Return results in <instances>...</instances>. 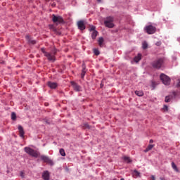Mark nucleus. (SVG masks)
Masks as SVG:
<instances>
[{
  "label": "nucleus",
  "mask_w": 180,
  "mask_h": 180,
  "mask_svg": "<svg viewBox=\"0 0 180 180\" xmlns=\"http://www.w3.org/2000/svg\"><path fill=\"white\" fill-rule=\"evenodd\" d=\"M176 96H180L179 91H174L172 95L167 96L165 101L168 103V102H171L172 99H175Z\"/></svg>",
  "instance_id": "6"
},
{
  "label": "nucleus",
  "mask_w": 180,
  "mask_h": 180,
  "mask_svg": "<svg viewBox=\"0 0 180 180\" xmlns=\"http://www.w3.org/2000/svg\"><path fill=\"white\" fill-rule=\"evenodd\" d=\"M85 74H86V70H85V66H83V69L82 70V74H81V78L84 79L85 77Z\"/></svg>",
  "instance_id": "17"
},
{
  "label": "nucleus",
  "mask_w": 180,
  "mask_h": 180,
  "mask_svg": "<svg viewBox=\"0 0 180 180\" xmlns=\"http://www.w3.org/2000/svg\"><path fill=\"white\" fill-rule=\"evenodd\" d=\"M20 176H22V178H23L25 176L24 174H23V172H20Z\"/></svg>",
  "instance_id": "33"
},
{
  "label": "nucleus",
  "mask_w": 180,
  "mask_h": 180,
  "mask_svg": "<svg viewBox=\"0 0 180 180\" xmlns=\"http://www.w3.org/2000/svg\"><path fill=\"white\" fill-rule=\"evenodd\" d=\"M120 180H124V179L122 178Z\"/></svg>",
  "instance_id": "44"
},
{
  "label": "nucleus",
  "mask_w": 180,
  "mask_h": 180,
  "mask_svg": "<svg viewBox=\"0 0 180 180\" xmlns=\"http://www.w3.org/2000/svg\"><path fill=\"white\" fill-rule=\"evenodd\" d=\"M98 41L100 47H102L103 46V41H105V40L103 39V37H100Z\"/></svg>",
  "instance_id": "19"
},
{
  "label": "nucleus",
  "mask_w": 180,
  "mask_h": 180,
  "mask_svg": "<svg viewBox=\"0 0 180 180\" xmlns=\"http://www.w3.org/2000/svg\"><path fill=\"white\" fill-rule=\"evenodd\" d=\"M173 60H176V58H173Z\"/></svg>",
  "instance_id": "42"
},
{
  "label": "nucleus",
  "mask_w": 180,
  "mask_h": 180,
  "mask_svg": "<svg viewBox=\"0 0 180 180\" xmlns=\"http://www.w3.org/2000/svg\"><path fill=\"white\" fill-rule=\"evenodd\" d=\"M96 27H95V26H94V25H91V26L90 27V28H89V31H90V32H95V31H96Z\"/></svg>",
  "instance_id": "25"
},
{
  "label": "nucleus",
  "mask_w": 180,
  "mask_h": 180,
  "mask_svg": "<svg viewBox=\"0 0 180 180\" xmlns=\"http://www.w3.org/2000/svg\"><path fill=\"white\" fill-rule=\"evenodd\" d=\"M47 85L51 89H56L58 86L57 83L53 82H48Z\"/></svg>",
  "instance_id": "12"
},
{
  "label": "nucleus",
  "mask_w": 180,
  "mask_h": 180,
  "mask_svg": "<svg viewBox=\"0 0 180 180\" xmlns=\"http://www.w3.org/2000/svg\"><path fill=\"white\" fill-rule=\"evenodd\" d=\"M41 53L44 55L45 57L50 61L51 63H54L56 61V54L57 53V49H54L51 53L46 51L44 48L41 49Z\"/></svg>",
  "instance_id": "1"
},
{
  "label": "nucleus",
  "mask_w": 180,
  "mask_h": 180,
  "mask_svg": "<svg viewBox=\"0 0 180 180\" xmlns=\"http://www.w3.org/2000/svg\"><path fill=\"white\" fill-rule=\"evenodd\" d=\"M135 95H137V96H143L144 93H143L142 91H135Z\"/></svg>",
  "instance_id": "21"
},
{
  "label": "nucleus",
  "mask_w": 180,
  "mask_h": 180,
  "mask_svg": "<svg viewBox=\"0 0 180 180\" xmlns=\"http://www.w3.org/2000/svg\"><path fill=\"white\" fill-rule=\"evenodd\" d=\"M152 180H155V176H154V175L151 176Z\"/></svg>",
  "instance_id": "35"
},
{
  "label": "nucleus",
  "mask_w": 180,
  "mask_h": 180,
  "mask_svg": "<svg viewBox=\"0 0 180 180\" xmlns=\"http://www.w3.org/2000/svg\"><path fill=\"white\" fill-rule=\"evenodd\" d=\"M24 150L27 154L31 155V157H34V158H37V157H39V154H37V152H36L34 149H32L30 147H25Z\"/></svg>",
  "instance_id": "4"
},
{
  "label": "nucleus",
  "mask_w": 180,
  "mask_h": 180,
  "mask_svg": "<svg viewBox=\"0 0 180 180\" xmlns=\"http://www.w3.org/2000/svg\"><path fill=\"white\" fill-rule=\"evenodd\" d=\"M172 167L173 168V169H174V171L178 172V167H176V165H175L174 162H172Z\"/></svg>",
  "instance_id": "24"
},
{
  "label": "nucleus",
  "mask_w": 180,
  "mask_h": 180,
  "mask_svg": "<svg viewBox=\"0 0 180 180\" xmlns=\"http://www.w3.org/2000/svg\"><path fill=\"white\" fill-rule=\"evenodd\" d=\"M177 40H178V41H180V38H178Z\"/></svg>",
  "instance_id": "40"
},
{
  "label": "nucleus",
  "mask_w": 180,
  "mask_h": 180,
  "mask_svg": "<svg viewBox=\"0 0 180 180\" xmlns=\"http://www.w3.org/2000/svg\"><path fill=\"white\" fill-rule=\"evenodd\" d=\"M96 36H98V31H93V32L91 33V39H93V40H95V39H96Z\"/></svg>",
  "instance_id": "18"
},
{
  "label": "nucleus",
  "mask_w": 180,
  "mask_h": 180,
  "mask_svg": "<svg viewBox=\"0 0 180 180\" xmlns=\"http://www.w3.org/2000/svg\"><path fill=\"white\" fill-rule=\"evenodd\" d=\"M164 64H165V58H160L156 60H155L152 65L153 68H156L157 70H160V68H162L164 67Z\"/></svg>",
  "instance_id": "2"
},
{
  "label": "nucleus",
  "mask_w": 180,
  "mask_h": 180,
  "mask_svg": "<svg viewBox=\"0 0 180 180\" xmlns=\"http://www.w3.org/2000/svg\"><path fill=\"white\" fill-rule=\"evenodd\" d=\"M153 147H154V145H148L147 148L150 151V150H153Z\"/></svg>",
  "instance_id": "30"
},
{
  "label": "nucleus",
  "mask_w": 180,
  "mask_h": 180,
  "mask_svg": "<svg viewBox=\"0 0 180 180\" xmlns=\"http://www.w3.org/2000/svg\"><path fill=\"white\" fill-rule=\"evenodd\" d=\"M11 119L12 120H16V113L15 112L11 113Z\"/></svg>",
  "instance_id": "27"
},
{
  "label": "nucleus",
  "mask_w": 180,
  "mask_h": 180,
  "mask_svg": "<svg viewBox=\"0 0 180 180\" xmlns=\"http://www.w3.org/2000/svg\"><path fill=\"white\" fill-rule=\"evenodd\" d=\"M148 151H150V150L147 148L144 150L145 153H148Z\"/></svg>",
  "instance_id": "34"
},
{
  "label": "nucleus",
  "mask_w": 180,
  "mask_h": 180,
  "mask_svg": "<svg viewBox=\"0 0 180 180\" xmlns=\"http://www.w3.org/2000/svg\"><path fill=\"white\" fill-rule=\"evenodd\" d=\"M149 143H153V139H150V141H149Z\"/></svg>",
  "instance_id": "37"
},
{
  "label": "nucleus",
  "mask_w": 180,
  "mask_h": 180,
  "mask_svg": "<svg viewBox=\"0 0 180 180\" xmlns=\"http://www.w3.org/2000/svg\"><path fill=\"white\" fill-rule=\"evenodd\" d=\"M86 127H89V125H88V124H86Z\"/></svg>",
  "instance_id": "43"
},
{
  "label": "nucleus",
  "mask_w": 180,
  "mask_h": 180,
  "mask_svg": "<svg viewBox=\"0 0 180 180\" xmlns=\"http://www.w3.org/2000/svg\"><path fill=\"white\" fill-rule=\"evenodd\" d=\"M51 6H56V3H53Z\"/></svg>",
  "instance_id": "38"
},
{
  "label": "nucleus",
  "mask_w": 180,
  "mask_h": 180,
  "mask_svg": "<svg viewBox=\"0 0 180 180\" xmlns=\"http://www.w3.org/2000/svg\"><path fill=\"white\" fill-rule=\"evenodd\" d=\"M123 158H124V161H125V162H127L128 164H129V162H131V160H130L129 157L124 156Z\"/></svg>",
  "instance_id": "22"
},
{
  "label": "nucleus",
  "mask_w": 180,
  "mask_h": 180,
  "mask_svg": "<svg viewBox=\"0 0 180 180\" xmlns=\"http://www.w3.org/2000/svg\"><path fill=\"white\" fill-rule=\"evenodd\" d=\"M141 53H138V55L134 58V60L131 61V64H133V63H139L141 60Z\"/></svg>",
  "instance_id": "14"
},
{
  "label": "nucleus",
  "mask_w": 180,
  "mask_h": 180,
  "mask_svg": "<svg viewBox=\"0 0 180 180\" xmlns=\"http://www.w3.org/2000/svg\"><path fill=\"white\" fill-rule=\"evenodd\" d=\"M18 129L19 130L20 137L23 139V137H25V131L23 130V127H22V125H19Z\"/></svg>",
  "instance_id": "15"
},
{
  "label": "nucleus",
  "mask_w": 180,
  "mask_h": 180,
  "mask_svg": "<svg viewBox=\"0 0 180 180\" xmlns=\"http://www.w3.org/2000/svg\"><path fill=\"white\" fill-rule=\"evenodd\" d=\"M151 86L153 89H155V86H157V83H155V82L154 81H152Z\"/></svg>",
  "instance_id": "28"
},
{
  "label": "nucleus",
  "mask_w": 180,
  "mask_h": 180,
  "mask_svg": "<svg viewBox=\"0 0 180 180\" xmlns=\"http://www.w3.org/2000/svg\"><path fill=\"white\" fill-rule=\"evenodd\" d=\"M148 44L147 43V41H143V43H142V48H143V50H146V49H148Z\"/></svg>",
  "instance_id": "20"
},
{
  "label": "nucleus",
  "mask_w": 180,
  "mask_h": 180,
  "mask_svg": "<svg viewBox=\"0 0 180 180\" xmlns=\"http://www.w3.org/2000/svg\"><path fill=\"white\" fill-rule=\"evenodd\" d=\"M25 37L29 44H36V40L32 39L29 35H27Z\"/></svg>",
  "instance_id": "16"
},
{
  "label": "nucleus",
  "mask_w": 180,
  "mask_h": 180,
  "mask_svg": "<svg viewBox=\"0 0 180 180\" xmlns=\"http://www.w3.org/2000/svg\"><path fill=\"white\" fill-rule=\"evenodd\" d=\"M98 2H102V0H97Z\"/></svg>",
  "instance_id": "39"
},
{
  "label": "nucleus",
  "mask_w": 180,
  "mask_h": 180,
  "mask_svg": "<svg viewBox=\"0 0 180 180\" xmlns=\"http://www.w3.org/2000/svg\"><path fill=\"white\" fill-rule=\"evenodd\" d=\"M77 26H78V29H79V30H85V24L84 23V22L82 20L78 21L77 22Z\"/></svg>",
  "instance_id": "13"
},
{
  "label": "nucleus",
  "mask_w": 180,
  "mask_h": 180,
  "mask_svg": "<svg viewBox=\"0 0 180 180\" xmlns=\"http://www.w3.org/2000/svg\"><path fill=\"white\" fill-rule=\"evenodd\" d=\"M156 46H161V42L156 43Z\"/></svg>",
  "instance_id": "36"
},
{
  "label": "nucleus",
  "mask_w": 180,
  "mask_h": 180,
  "mask_svg": "<svg viewBox=\"0 0 180 180\" xmlns=\"http://www.w3.org/2000/svg\"><path fill=\"white\" fill-rule=\"evenodd\" d=\"M42 179L44 180H50V172L45 170L42 172Z\"/></svg>",
  "instance_id": "11"
},
{
  "label": "nucleus",
  "mask_w": 180,
  "mask_h": 180,
  "mask_svg": "<svg viewBox=\"0 0 180 180\" xmlns=\"http://www.w3.org/2000/svg\"><path fill=\"white\" fill-rule=\"evenodd\" d=\"M176 86L178 88H180V79H178V82H177Z\"/></svg>",
  "instance_id": "32"
},
{
  "label": "nucleus",
  "mask_w": 180,
  "mask_h": 180,
  "mask_svg": "<svg viewBox=\"0 0 180 180\" xmlns=\"http://www.w3.org/2000/svg\"><path fill=\"white\" fill-rule=\"evenodd\" d=\"M114 20L115 18H113V17H107L104 20L105 27H108L109 29H112V27H115V24L113 23Z\"/></svg>",
  "instance_id": "3"
},
{
  "label": "nucleus",
  "mask_w": 180,
  "mask_h": 180,
  "mask_svg": "<svg viewBox=\"0 0 180 180\" xmlns=\"http://www.w3.org/2000/svg\"><path fill=\"white\" fill-rule=\"evenodd\" d=\"M52 22L56 23V25H60V23H64V19L60 15H52Z\"/></svg>",
  "instance_id": "5"
},
{
  "label": "nucleus",
  "mask_w": 180,
  "mask_h": 180,
  "mask_svg": "<svg viewBox=\"0 0 180 180\" xmlns=\"http://www.w3.org/2000/svg\"><path fill=\"white\" fill-rule=\"evenodd\" d=\"M59 153L62 157H65V150H64V149L60 148Z\"/></svg>",
  "instance_id": "23"
},
{
  "label": "nucleus",
  "mask_w": 180,
  "mask_h": 180,
  "mask_svg": "<svg viewBox=\"0 0 180 180\" xmlns=\"http://www.w3.org/2000/svg\"><path fill=\"white\" fill-rule=\"evenodd\" d=\"M163 110L167 111L168 110V106L165 105L163 107Z\"/></svg>",
  "instance_id": "31"
},
{
  "label": "nucleus",
  "mask_w": 180,
  "mask_h": 180,
  "mask_svg": "<svg viewBox=\"0 0 180 180\" xmlns=\"http://www.w3.org/2000/svg\"><path fill=\"white\" fill-rule=\"evenodd\" d=\"M94 53L95 54V56H99V54H101V53L99 52V50L94 49Z\"/></svg>",
  "instance_id": "26"
},
{
  "label": "nucleus",
  "mask_w": 180,
  "mask_h": 180,
  "mask_svg": "<svg viewBox=\"0 0 180 180\" xmlns=\"http://www.w3.org/2000/svg\"><path fill=\"white\" fill-rule=\"evenodd\" d=\"M46 123H48V124H50V122H49V121H46Z\"/></svg>",
  "instance_id": "41"
},
{
  "label": "nucleus",
  "mask_w": 180,
  "mask_h": 180,
  "mask_svg": "<svg viewBox=\"0 0 180 180\" xmlns=\"http://www.w3.org/2000/svg\"><path fill=\"white\" fill-rule=\"evenodd\" d=\"M134 174L136 175V176H140V172L137 170H134Z\"/></svg>",
  "instance_id": "29"
},
{
  "label": "nucleus",
  "mask_w": 180,
  "mask_h": 180,
  "mask_svg": "<svg viewBox=\"0 0 180 180\" xmlns=\"http://www.w3.org/2000/svg\"><path fill=\"white\" fill-rule=\"evenodd\" d=\"M156 28L153 25H148L145 27V31L148 34H154L155 33Z\"/></svg>",
  "instance_id": "9"
},
{
  "label": "nucleus",
  "mask_w": 180,
  "mask_h": 180,
  "mask_svg": "<svg viewBox=\"0 0 180 180\" xmlns=\"http://www.w3.org/2000/svg\"><path fill=\"white\" fill-rule=\"evenodd\" d=\"M40 158H41V161H43L44 162H46V164H49L51 167H53V165H54V162H53V160H51V159H50V158H49V156L42 155L40 156Z\"/></svg>",
  "instance_id": "8"
},
{
  "label": "nucleus",
  "mask_w": 180,
  "mask_h": 180,
  "mask_svg": "<svg viewBox=\"0 0 180 180\" xmlns=\"http://www.w3.org/2000/svg\"><path fill=\"white\" fill-rule=\"evenodd\" d=\"M160 79L164 84V85H169V84H171V79L165 74L162 73L160 75Z\"/></svg>",
  "instance_id": "7"
},
{
  "label": "nucleus",
  "mask_w": 180,
  "mask_h": 180,
  "mask_svg": "<svg viewBox=\"0 0 180 180\" xmlns=\"http://www.w3.org/2000/svg\"><path fill=\"white\" fill-rule=\"evenodd\" d=\"M72 86L73 87L74 90L76 92H79L81 91V86H79L78 84L71 82Z\"/></svg>",
  "instance_id": "10"
}]
</instances>
